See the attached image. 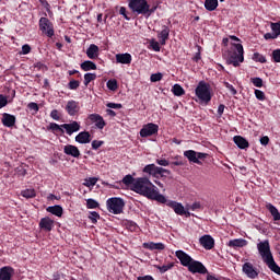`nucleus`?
Listing matches in <instances>:
<instances>
[{
  "instance_id": "nucleus-17",
  "label": "nucleus",
  "mask_w": 280,
  "mask_h": 280,
  "mask_svg": "<svg viewBox=\"0 0 280 280\" xmlns=\"http://www.w3.org/2000/svg\"><path fill=\"white\" fill-rule=\"evenodd\" d=\"M39 229L45 232H51V230H54V220H51L49 217L42 218Z\"/></svg>"
},
{
  "instance_id": "nucleus-3",
  "label": "nucleus",
  "mask_w": 280,
  "mask_h": 280,
  "mask_svg": "<svg viewBox=\"0 0 280 280\" xmlns=\"http://www.w3.org/2000/svg\"><path fill=\"white\" fill-rule=\"evenodd\" d=\"M128 8L135 15H143L148 19L156 11L158 5L151 8L147 0H128Z\"/></svg>"
},
{
  "instance_id": "nucleus-40",
  "label": "nucleus",
  "mask_w": 280,
  "mask_h": 280,
  "mask_svg": "<svg viewBox=\"0 0 280 280\" xmlns=\"http://www.w3.org/2000/svg\"><path fill=\"white\" fill-rule=\"evenodd\" d=\"M89 219L92 222V224H96L97 220H100V214L96 211H92L90 212Z\"/></svg>"
},
{
  "instance_id": "nucleus-39",
  "label": "nucleus",
  "mask_w": 280,
  "mask_h": 280,
  "mask_svg": "<svg viewBox=\"0 0 280 280\" xmlns=\"http://www.w3.org/2000/svg\"><path fill=\"white\" fill-rule=\"evenodd\" d=\"M271 30L278 38L280 36V21L278 23H271Z\"/></svg>"
},
{
  "instance_id": "nucleus-44",
  "label": "nucleus",
  "mask_w": 280,
  "mask_h": 280,
  "mask_svg": "<svg viewBox=\"0 0 280 280\" xmlns=\"http://www.w3.org/2000/svg\"><path fill=\"white\" fill-rule=\"evenodd\" d=\"M250 81L256 88H262L264 85V81L261 78H252Z\"/></svg>"
},
{
  "instance_id": "nucleus-62",
  "label": "nucleus",
  "mask_w": 280,
  "mask_h": 280,
  "mask_svg": "<svg viewBox=\"0 0 280 280\" xmlns=\"http://www.w3.org/2000/svg\"><path fill=\"white\" fill-rule=\"evenodd\" d=\"M224 109H225V105L223 104H220L219 105V108H218V116L221 117L224 113Z\"/></svg>"
},
{
  "instance_id": "nucleus-30",
  "label": "nucleus",
  "mask_w": 280,
  "mask_h": 280,
  "mask_svg": "<svg viewBox=\"0 0 280 280\" xmlns=\"http://www.w3.org/2000/svg\"><path fill=\"white\" fill-rule=\"evenodd\" d=\"M46 211H48V213H50V214H52V215H55V217H57V218H61V215H62V207H60V206H50V207H48L47 209H46Z\"/></svg>"
},
{
  "instance_id": "nucleus-1",
  "label": "nucleus",
  "mask_w": 280,
  "mask_h": 280,
  "mask_svg": "<svg viewBox=\"0 0 280 280\" xmlns=\"http://www.w3.org/2000/svg\"><path fill=\"white\" fill-rule=\"evenodd\" d=\"M122 184L129 187L131 191L140 194V196H144L150 200H156L162 205L166 202V198L159 192L158 187H155L147 177L135 178L133 176H125L122 178Z\"/></svg>"
},
{
  "instance_id": "nucleus-42",
  "label": "nucleus",
  "mask_w": 280,
  "mask_h": 280,
  "mask_svg": "<svg viewBox=\"0 0 280 280\" xmlns=\"http://www.w3.org/2000/svg\"><path fill=\"white\" fill-rule=\"evenodd\" d=\"M107 88H108L110 91H116V90L118 89L117 81H116L115 79L108 80V81H107Z\"/></svg>"
},
{
  "instance_id": "nucleus-4",
  "label": "nucleus",
  "mask_w": 280,
  "mask_h": 280,
  "mask_svg": "<svg viewBox=\"0 0 280 280\" xmlns=\"http://www.w3.org/2000/svg\"><path fill=\"white\" fill-rule=\"evenodd\" d=\"M244 61V48L242 44H234L233 47L228 51L226 62L234 67H240L241 62Z\"/></svg>"
},
{
  "instance_id": "nucleus-27",
  "label": "nucleus",
  "mask_w": 280,
  "mask_h": 280,
  "mask_svg": "<svg viewBox=\"0 0 280 280\" xmlns=\"http://www.w3.org/2000/svg\"><path fill=\"white\" fill-rule=\"evenodd\" d=\"M233 140L240 150H246L249 148V142L242 136H235Z\"/></svg>"
},
{
  "instance_id": "nucleus-13",
  "label": "nucleus",
  "mask_w": 280,
  "mask_h": 280,
  "mask_svg": "<svg viewBox=\"0 0 280 280\" xmlns=\"http://www.w3.org/2000/svg\"><path fill=\"white\" fill-rule=\"evenodd\" d=\"M243 272L252 280L258 277V272L252 262H245L243 265Z\"/></svg>"
},
{
  "instance_id": "nucleus-5",
  "label": "nucleus",
  "mask_w": 280,
  "mask_h": 280,
  "mask_svg": "<svg viewBox=\"0 0 280 280\" xmlns=\"http://www.w3.org/2000/svg\"><path fill=\"white\" fill-rule=\"evenodd\" d=\"M211 85L205 81H200L195 90V93L200 104L208 105L212 100Z\"/></svg>"
},
{
  "instance_id": "nucleus-60",
  "label": "nucleus",
  "mask_w": 280,
  "mask_h": 280,
  "mask_svg": "<svg viewBox=\"0 0 280 280\" xmlns=\"http://www.w3.org/2000/svg\"><path fill=\"white\" fill-rule=\"evenodd\" d=\"M265 39L269 40V39H276L278 38V36H276L275 33H267L264 35Z\"/></svg>"
},
{
  "instance_id": "nucleus-38",
  "label": "nucleus",
  "mask_w": 280,
  "mask_h": 280,
  "mask_svg": "<svg viewBox=\"0 0 280 280\" xmlns=\"http://www.w3.org/2000/svg\"><path fill=\"white\" fill-rule=\"evenodd\" d=\"M96 79L95 73H85L84 74V85L88 86L91 81H94Z\"/></svg>"
},
{
  "instance_id": "nucleus-47",
  "label": "nucleus",
  "mask_w": 280,
  "mask_h": 280,
  "mask_svg": "<svg viewBox=\"0 0 280 280\" xmlns=\"http://www.w3.org/2000/svg\"><path fill=\"white\" fill-rule=\"evenodd\" d=\"M163 78V74L158 72V73H153L150 78L151 82H159L161 81Z\"/></svg>"
},
{
  "instance_id": "nucleus-2",
  "label": "nucleus",
  "mask_w": 280,
  "mask_h": 280,
  "mask_svg": "<svg viewBox=\"0 0 280 280\" xmlns=\"http://www.w3.org/2000/svg\"><path fill=\"white\" fill-rule=\"evenodd\" d=\"M258 253L261 256L264 264L272 271L273 273L280 276V266L275 261L273 255L270 249L269 241L259 242L257 244Z\"/></svg>"
},
{
  "instance_id": "nucleus-61",
  "label": "nucleus",
  "mask_w": 280,
  "mask_h": 280,
  "mask_svg": "<svg viewBox=\"0 0 280 280\" xmlns=\"http://www.w3.org/2000/svg\"><path fill=\"white\" fill-rule=\"evenodd\" d=\"M40 4L47 10L49 11V9L51 8V5L49 4V2H47V0H39Z\"/></svg>"
},
{
  "instance_id": "nucleus-32",
  "label": "nucleus",
  "mask_w": 280,
  "mask_h": 280,
  "mask_svg": "<svg viewBox=\"0 0 280 280\" xmlns=\"http://www.w3.org/2000/svg\"><path fill=\"white\" fill-rule=\"evenodd\" d=\"M83 71L96 70L97 67L93 61L86 60L80 65Z\"/></svg>"
},
{
  "instance_id": "nucleus-43",
  "label": "nucleus",
  "mask_w": 280,
  "mask_h": 280,
  "mask_svg": "<svg viewBox=\"0 0 280 280\" xmlns=\"http://www.w3.org/2000/svg\"><path fill=\"white\" fill-rule=\"evenodd\" d=\"M86 207H88V209H97L98 203L94 199H88L86 200Z\"/></svg>"
},
{
  "instance_id": "nucleus-15",
  "label": "nucleus",
  "mask_w": 280,
  "mask_h": 280,
  "mask_svg": "<svg viewBox=\"0 0 280 280\" xmlns=\"http://www.w3.org/2000/svg\"><path fill=\"white\" fill-rule=\"evenodd\" d=\"M199 243L206 250H211L214 247V240L211 235L201 236Z\"/></svg>"
},
{
  "instance_id": "nucleus-18",
  "label": "nucleus",
  "mask_w": 280,
  "mask_h": 280,
  "mask_svg": "<svg viewBox=\"0 0 280 280\" xmlns=\"http://www.w3.org/2000/svg\"><path fill=\"white\" fill-rule=\"evenodd\" d=\"M66 110L70 116L77 115L80 110L79 103L73 100L69 101L66 105Z\"/></svg>"
},
{
  "instance_id": "nucleus-8",
  "label": "nucleus",
  "mask_w": 280,
  "mask_h": 280,
  "mask_svg": "<svg viewBox=\"0 0 280 280\" xmlns=\"http://www.w3.org/2000/svg\"><path fill=\"white\" fill-rule=\"evenodd\" d=\"M39 31L47 37H54L56 31L54 30V23L47 18L39 19Z\"/></svg>"
},
{
  "instance_id": "nucleus-20",
  "label": "nucleus",
  "mask_w": 280,
  "mask_h": 280,
  "mask_svg": "<svg viewBox=\"0 0 280 280\" xmlns=\"http://www.w3.org/2000/svg\"><path fill=\"white\" fill-rule=\"evenodd\" d=\"M63 152L67 156H73V159H79L80 151L75 145L67 144L63 147Z\"/></svg>"
},
{
  "instance_id": "nucleus-56",
  "label": "nucleus",
  "mask_w": 280,
  "mask_h": 280,
  "mask_svg": "<svg viewBox=\"0 0 280 280\" xmlns=\"http://www.w3.org/2000/svg\"><path fill=\"white\" fill-rule=\"evenodd\" d=\"M156 163H158V165H161L162 167H167L170 165V162L165 159H158Z\"/></svg>"
},
{
  "instance_id": "nucleus-33",
  "label": "nucleus",
  "mask_w": 280,
  "mask_h": 280,
  "mask_svg": "<svg viewBox=\"0 0 280 280\" xmlns=\"http://www.w3.org/2000/svg\"><path fill=\"white\" fill-rule=\"evenodd\" d=\"M218 5H219L218 0H206L205 1V8L210 12L214 11L218 8Z\"/></svg>"
},
{
  "instance_id": "nucleus-50",
  "label": "nucleus",
  "mask_w": 280,
  "mask_h": 280,
  "mask_svg": "<svg viewBox=\"0 0 280 280\" xmlns=\"http://www.w3.org/2000/svg\"><path fill=\"white\" fill-rule=\"evenodd\" d=\"M272 60L275 62H280V49H276L272 51Z\"/></svg>"
},
{
  "instance_id": "nucleus-53",
  "label": "nucleus",
  "mask_w": 280,
  "mask_h": 280,
  "mask_svg": "<svg viewBox=\"0 0 280 280\" xmlns=\"http://www.w3.org/2000/svg\"><path fill=\"white\" fill-rule=\"evenodd\" d=\"M31 52H32V47L30 45L25 44L22 46V51H21L22 55H27Z\"/></svg>"
},
{
  "instance_id": "nucleus-29",
  "label": "nucleus",
  "mask_w": 280,
  "mask_h": 280,
  "mask_svg": "<svg viewBox=\"0 0 280 280\" xmlns=\"http://www.w3.org/2000/svg\"><path fill=\"white\" fill-rule=\"evenodd\" d=\"M98 54H100V48L94 44H91L90 47L86 49V56L90 59H96L98 57Z\"/></svg>"
},
{
  "instance_id": "nucleus-51",
  "label": "nucleus",
  "mask_w": 280,
  "mask_h": 280,
  "mask_svg": "<svg viewBox=\"0 0 280 280\" xmlns=\"http://www.w3.org/2000/svg\"><path fill=\"white\" fill-rule=\"evenodd\" d=\"M150 46L152 47V49L154 51H160L161 50L160 44L155 39H152L150 42Z\"/></svg>"
},
{
  "instance_id": "nucleus-14",
  "label": "nucleus",
  "mask_w": 280,
  "mask_h": 280,
  "mask_svg": "<svg viewBox=\"0 0 280 280\" xmlns=\"http://www.w3.org/2000/svg\"><path fill=\"white\" fill-rule=\"evenodd\" d=\"M88 119L101 130L106 126L104 118L100 114H90Z\"/></svg>"
},
{
  "instance_id": "nucleus-54",
  "label": "nucleus",
  "mask_w": 280,
  "mask_h": 280,
  "mask_svg": "<svg viewBox=\"0 0 280 280\" xmlns=\"http://www.w3.org/2000/svg\"><path fill=\"white\" fill-rule=\"evenodd\" d=\"M50 117L55 120H60V112H58V109H52L50 113Z\"/></svg>"
},
{
  "instance_id": "nucleus-49",
  "label": "nucleus",
  "mask_w": 280,
  "mask_h": 280,
  "mask_svg": "<svg viewBox=\"0 0 280 280\" xmlns=\"http://www.w3.org/2000/svg\"><path fill=\"white\" fill-rule=\"evenodd\" d=\"M27 108L34 110V114L38 113L39 110L38 104L34 102L28 103Z\"/></svg>"
},
{
  "instance_id": "nucleus-26",
  "label": "nucleus",
  "mask_w": 280,
  "mask_h": 280,
  "mask_svg": "<svg viewBox=\"0 0 280 280\" xmlns=\"http://www.w3.org/2000/svg\"><path fill=\"white\" fill-rule=\"evenodd\" d=\"M75 142L77 143H91V135L89 131H81L77 137H75Z\"/></svg>"
},
{
  "instance_id": "nucleus-36",
  "label": "nucleus",
  "mask_w": 280,
  "mask_h": 280,
  "mask_svg": "<svg viewBox=\"0 0 280 280\" xmlns=\"http://www.w3.org/2000/svg\"><path fill=\"white\" fill-rule=\"evenodd\" d=\"M174 267V262H170L167 265H163V266H156V269L160 270V272L162 275H164L165 272H167L168 270H171Z\"/></svg>"
},
{
  "instance_id": "nucleus-48",
  "label": "nucleus",
  "mask_w": 280,
  "mask_h": 280,
  "mask_svg": "<svg viewBox=\"0 0 280 280\" xmlns=\"http://www.w3.org/2000/svg\"><path fill=\"white\" fill-rule=\"evenodd\" d=\"M104 141L102 140H93L92 141V150H98L103 145Z\"/></svg>"
},
{
  "instance_id": "nucleus-45",
  "label": "nucleus",
  "mask_w": 280,
  "mask_h": 280,
  "mask_svg": "<svg viewBox=\"0 0 280 280\" xmlns=\"http://www.w3.org/2000/svg\"><path fill=\"white\" fill-rule=\"evenodd\" d=\"M49 129H51L52 131H60L61 133H63V128L61 127V125H58L56 122H51L49 125Z\"/></svg>"
},
{
  "instance_id": "nucleus-12",
  "label": "nucleus",
  "mask_w": 280,
  "mask_h": 280,
  "mask_svg": "<svg viewBox=\"0 0 280 280\" xmlns=\"http://www.w3.org/2000/svg\"><path fill=\"white\" fill-rule=\"evenodd\" d=\"M175 256L178 258L183 267L188 268L194 260L184 250H176Z\"/></svg>"
},
{
  "instance_id": "nucleus-57",
  "label": "nucleus",
  "mask_w": 280,
  "mask_h": 280,
  "mask_svg": "<svg viewBox=\"0 0 280 280\" xmlns=\"http://www.w3.org/2000/svg\"><path fill=\"white\" fill-rule=\"evenodd\" d=\"M119 14H120V15H122L127 21H130V20H131V18H130V16H128V14H127V10H126V8H125V7H121V8H120V10H119Z\"/></svg>"
},
{
  "instance_id": "nucleus-64",
  "label": "nucleus",
  "mask_w": 280,
  "mask_h": 280,
  "mask_svg": "<svg viewBox=\"0 0 280 280\" xmlns=\"http://www.w3.org/2000/svg\"><path fill=\"white\" fill-rule=\"evenodd\" d=\"M137 280H154V279L152 278V276L148 275V276H142V277L140 276L137 278Z\"/></svg>"
},
{
  "instance_id": "nucleus-58",
  "label": "nucleus",
  "mask_w": 280,
  "mask_h": 280,
  "mask_svg": "<svg viewBox=\"0 0 280 280\" xmlns=\"http://www.w3.org/2000/svg\"><path fill=\"white\" fill-rule=\"evenodd\" d=\"M106 106H107L108 108H114V109H119V108L122 107V105H121V104H118V103H107Z\"/></svg>"
},
{
  "instance_id": "nucleus-11",
  "label": "nucleus",
  "mask_w": 280,
  "mask_h": 280,
  "mask_svg": "<svg viewBox=\"0 0 280 280\" xmlns=\"http://www.w3.org/2000/svg\"><path fill=\"white\" fill-rule=\"evenodd\" d=\"M143 172L145 174H150V176H156V174H160L162 176L163 173L167 174V170L156 166L155 164H149L143 168Z\"/></svg>"
},
{
  "instance_id": "nucleus-9",
  "label": "nucleus",
  "mask_w": 280,
  "mask_h": 280,
  "mask_svg": "<svg viewBox=\"0 0 280 280\" xmlns=\"http://www.w3.org/2000/svg\"><path fill=\"white\" fill-rule=\"evenodd\" d=\"M158 132H159V126L156 124L149 122L142 127V129L140 130V136L142 138H148V137L158 135Z\"/></svg>"
},
{
  "instance_id": "nucleus-25",
  "label": "nucleus",
  "mask_w": 280,
  "mask_h": 280,
  "mask_svg": "<svg viewBox=\"0 0 280 280\" xmlns=\"http://www.w3.org/2000/svg\"><path fill=\"white\" fill-rule=\"evenodd\" d=\"M116 62L121 65H130L132 61V57L130 54H117L116 56Z\"/></svg>"
},
{
  "instance_id": "nucleus-23",
  "label": "nucleus",
  "mask_w": 280,
  "mask_h": 280,
  "mask_svg": "<svg viewBox=\"0 0 280 280\" xmlns=\"http://www.w3.org/2000/svg\"><path fill=\"white\" fill-rule=\"evenodd\" d=\"M170 27L164 25L161 32H158V37L160 38V44L164 46L166 40L170 38Z\"/></svg>"
},
{
  "instance_id": "nucleus-31",
  "label": "nucleus",
  "mask_w": 280,
  "mask_h": 280,
  "mask_svg": "<svg viewBox=\"0 0 280 280\" xmlns=\"http://www.w3.org/2000/svg\"><path fill=\"white\" fill-rule=\"evenodd\" d=\"M266 209H268V211H270V213L273 217V220L276 222L280 221V212L272 203H267Z\"/></svg>"
},
{
  "instance_id": "nucleus-19",
  "label": "nucleus",
  "mask_w": 280,
  "mask_h": 280,
  "mask_svg": "<svg viewBox=\"0 0 280 280\" xmlns=\"http://www.w3.org/2000/svg\"><path fill=\"white\" fill-rule=\"evenodd\" d=\"M13 275L14 268L10 266H5L0 269V280H12Z\"/></svg>"
},
{
  "instance_id": "nucleus-10",
  "label": "nucleus",
  "mask_w": 280,
  "mask_h": 280,
  "mask_svg": "<svg viewBox=\"0 0 280 280\" xmlns=\"http://www.w3.org/2000/svg\"><path fill=\"white\" fill-rule=\"evenodd\" d=\"M188 270L191 273H199V275H206L208 272L207 268L202 265V262L198 261V260H194L191 261V264H189L188 266Z\"/></svg>"
},
{
  "instance_id": "nucleus-22",
  "label": "nucleus",
  "mask_w": 280,
  "mask_h": 280,
  "mask_svg": "<svg viewBox=\"0 0 280 280\" xmlns=\"http://www.w3.org/2000/svg\"><path fill=\"white\" fill-rule=\"evenodd\" d=\"M248 245V242L244 238H235V240H231L229 243H228V246L231 247V248H234V249H237V248H244Z\"/></svg>"
},
{
  "instance_id": "nucleus-16",
  "label": "nucleus",
  "mask_w": 280,
  "mask_h": 280,
  "mask_svg": "<svg viewBox=\"0 0 280 280\" xmlns=\"http://www.w3.org/2000/svg\"><path fill=\"white\" fill-rule=\"evenodd\" d=\"M1 122L4 127L12 128L16 125V116L4 113L2 114Z\"/></svg>"
},
{
  "instance_id": "nucleus-24",
  "label": "nucleus",
  "mask_w": 280,
  "mask_h": 280,
  "mask_svg": "<svg viewBox=\"0 0 280 280\" xmlns=\"http://www.w3.org/2000/svg\"><path fill=\"white\" fill-rule=\"evenodd\" d=\"M61 127L69 136L80 130V124L77 121H72L71 124H62Z\"/></svg>"
},
{
  "instance_id": "nucleus-41",
  "label": "nucleus",
  "mask_w": 280,
  "mask_h": 280,
  "mask_svg": "<svg viewBox=\"0 0 280 280\" xmlns=\"http://www.w3.org/2000/svg\"><path fill=\"white\" fill-rule=\"evenodd\" d=\"M253 59L257 62H261V63H265L267 62V59L265 56L260 55L259 52H255L254 56H253Z\"/></svg>"
},
{
  "instance_id": "nucleus-35",
  "label": "nucleus",
  "mask_w": 280,
  "mask_h": 280,
  "mask_svg": "<svg viewBox=\"0 0 280 280\" xmlns=\"http://www.w3.org/2000/svg\"><path fill=\"white\" fill-rule=\"evenodd\" d=\"M172 92L175 96H182L185 94V90L179 84H175L172 88Z\"/></svg>"
},
{
  "instance_id": "nucleus-52",
  "label": "nucleus",
  "mask_w": 280,
  "mask_h": 280,
  "mask_svg": "<svg viewBox=\"0 0 280 280\" xmlns=\"http://www.w3.org/2000/svg\"><path fill=\"white\" fill-rule=\"evenodd\" d=\"M255 95L259 101H265L266 100V95L262 91L260 90H255Z\"/></svg>"
},
{
  "instance_id": "nucleus-46",
  "label": "nucleus",
  "mask_w": 280,
  "mask_h": 280,
  "mask_svg": "<svg viewBox=\"0 0 280 280\" xmlns=\"http://www.w3.org/2000/svg\"><path fill=\"white\" fill-rule=\"evenodd\" d=\"M80 86V82L77 80H70V82L68 83V88L70 90H77Z\"/></svg>"
},
{
  "instance_id": "nucleus-6",
  "label": "nucleus",
  "mask_w": 280,
  "mask_h": 280,
  "mask_svg": "<svg viewBox=\"0 0 280 280\" xmlns=\"http://www.w3.org/2000/svg\"><path fill=\"white\" fill-rule=\"evenodd\" d=\"M109 213L118 215L121 214L125 207V201L119 197H112L106 201Z\"/></svg>"
},
{
  "instance_id": "nucleus-7",
  "label": "nucleus",
  "mask_w": 280,
  "mask_h": 280,
  "mask_svg": "<svg viewBox=\"0 0 280 280\" xmlns=\"http://www.w3.org/2000/svg\"><path fill=\"white\" fill-rule=\"evenodd\" d=\"M184 156L188 159L189 163H195L196 165H202V161L208 159V153L196 152L194 150H187L184 152Z\"/></svg>"
},
{
  "instance_id": "nucleus-21",
  "label": "nucleus",
  "mask_w": 280,
  "mask_h": 280,
  "mask_svg": "<svg viewBox=\"0 0 280 280\" xmlns=\"http://www.w3.org/2000/svg\"><path fill=\"white\" fill-rule=\"evenodd\" d=\"M167 205V207H171V209H174L175 213L177 215L183 217L185 213V208L182 203L176 202V201H167L165 202Z\"/></svg>"
},
{
  "instance_id": "nucleus-55",
  "label": "nucleus",
  "mask_w": 280,
  "mask_h": 280,
  "mask_svg": "<svg viewBox=\"0 0 280 280\" xmlns=\"http://www.w3.org/2000/svg\"><path fill=\"white\" fill-rule=\"evenodd\" d=\"M8 105V97H5L3 94H0V109L5 107Z\"/></svg>"
},
{
  "instance_id": "nucleus-34",
  "label": "nucleus",
  "mask_w": 280,
  "mask_h": 280,
  "mask_svg": "<svg viewBox=\"0 0 280 280\" xmlns=\"http://www.w3.org/2000/svg\"><path fill=\"white\" fill-rule=\"evenodd\" d=\"M21 196H23V198H36V190L34 189L22 190Z\"/></svg>"
},
{
  "instance_id": "nucleus-28",
  "label": "nucleus",
  "mask_w": 280,
  "mask_h": 280,
  "mask_svg": "<svg viewBox=\"0 0 280 280\" xmlns=\"http://www.w3.org/2000/svg\"><path fill=\"white\" fill-rule=\"evenodd\" d=\"M143 247L145 249H149V250L153 252V250H164L165 245L163 243L150 242V243H143Z\"/></svg>"
},
{
  "instance_id": "nucleus-59",
  "label": "nucleus",
  "mask_w": 280,
  "mask_h": 280,
  "mask_svg": "<svg viewBox=\"0 0 280 280\" xmlns=\"http://www.w3.org/2000/svg\"><path fill=\"white\" fill-rule=\"evenodd\" d=\"M224 85L231 91V93H232L233 95H236V94H237L236 89H235L232 84H230L229 82H225Z\"/></svg>"
},
{
  "instance_id": "nucleus-37",
  "label": "nucleus",
  "mask_w": 280,
  "mask_h": 280,
  "mask_svg": "<svg viewBox=\"0 0 280 280\" xmlns=\"http://www.w3.org/2000/svg\"><path fill=\"white\" fill-rule=\"evenodd\" d=\"M97 183V178L96 177H89L84 179L83 185L85 187H94V185Z\"/></svg>"
},
{
  "instance_id": "nucleus-63",
  "label": "nucleus",
  "mask_w": 280,
  "mask_h": 280,
  "mask_svg": "<svg viewBox=\"0 0 280 280\" xmlns=\"http://www.w3.org/2000/svg\"><path fill=\"white\" fill-rule=\"evenodd\" d=\"M270 139L268 136H265L260 139L261 145H267L269 143Z\"/></svg>"
}]
</instances>
